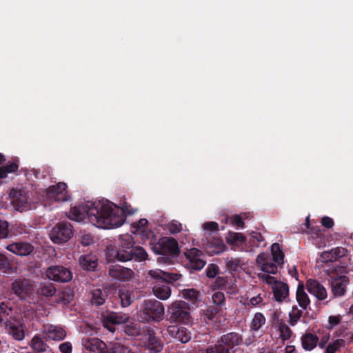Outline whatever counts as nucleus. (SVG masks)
Masks as SVG:
<instances>
[{
  "label": "nucleus",
  "instance_id": "nucleus-44",
  "mask_svg": "<svg viewBox=\"0 0 353 353\" xmlns=\"http://www.w3.org/2000/svg\"><path fill=\"white\" fill-rule=\"evenodd\" d=\"M182 294L185 299L194 302L198 299L199 292L194 288H185Z\"/></svg>",
  "mask_w": 353,
  "mask_h": 353
},
{
  "label": "nucleus",
  "instance_id": "nucleus-10",
  "mask_svg": "<svg viewBox=\"0 0 353 353\" xmlns=\"http://www.w3.org/2000/svg\"><path fill=\"white\" fill-rule=\"evenodd\" d=\"M46 275L49 279L59 283H66L72 279L70 270L62 265L50 266L46 271Z\"/></svg>",
  "mask_w": 353,
  "mask_h": 353
},
{
  "label": "nucleus",
  "instance_id": "nucleus-34",
  "mask_svg": "<svg viewBox=\"0 0 353 353\" xmlns=\"http://www.w3.org/2000/svg\"><path fill=\"white\" fill-rule=\"evenodd\" d=\"M227 242L233 245H240L245 243V238L241 233L231 232L226 236Z\"/></svg>",
  "mask_w": 353,
  "mask_h": 353
},
{
  "label": "nucleus",
  "instance_id": "nucleus-45",
  "mask_svg": "<svg viewBox=\"0 0 353 353\" xmlns=\"http://www.w3.org/2000/svg\"><path fill=\"white\" fill-rule=\"evenodd\" d=\"M167 228L171 234H178L182 230V224L178 221L172 220L168 224Z\"/></svg>",
  "mask_w": 353,
  "mask_h": 353
},
{
  "label": "nucleus",
  "instance_id": "nucleus-56",
  "mask_svg": "<svg viewBox=\"0 0 353 353\" xmlns=\"http://www.w3.org/2000/svg\"><path fill=\"white\" fill-rule=\"evenodd\" d=\"M11 287H33V285L29 280L23 279V281H15L12 283Z\"/></svg>",
  "mask_w": 353,
  "mask_h": 353
},
{
  "label": "nucleus",
  "instance_id": "nucleus-41",
  "mask_svg": "<svg viewBox=\"0 0 353 353\" xmlns=\"http://www.w3.org/2000/svg\"><path fill=\"white\" fill-rule=\"evenodd\" d=\"M124 332L128 335L132 336H141L143 334V328L141 329L138 324L130 323L125 327Z\"/></svg>",
  "mask_w": 353,
  "mask_h": 353
},
{
  "label": "nucleus",
  "instance_id": "nucleus-46",
  "mask_svg": "<svg viewBox=\"0 0 353 353\" xmlns=\"http://www.w3.org/2000/svg\"><path fill=\"white\" fill-rule=\"evenodd\" d=\"M344 344V341L342 339H337L332 343H330L326 350L325 353H335L341 346Z\"/></svg>",
  "mask_w": 353,
  "mask_h": 353
},
{
  "label": "nucleus",
  "instance_id": "nucleus-27",
  "mask_svg": "<svg viewBox=\"0 0 353 353\" xmlns=\"http://www.w3.org/2000/svg\"><path fill=\"white\" fill-rule=\"evenodd\" d=\"M275 327L280 332V337L283 341L288 340L292 336V330L289 326L285 323L283 320L279 319L277 316L274 319Z\"/></svg>",
  "mask_w": 353,
  "mask_h": 353
},
{
  "label": "nucleus",
  "instance_id": "nucleus-33",
  "mask_svg": "<svg viewBox=\"0 0 353 353\" xmlns=\"http://www.w3.org/2000/svg\"><path fill=\"white\" fill-rule=\"evenodd\" d=\"M74 297V292L72 288H63L62 290L58 291L57 301L64 304L70 303Z\"/></svg>",
  "mask_w": 353,
  "mask_h": 353
},
{
  "label": "nucleus",
  "instance_id": "nucleus-26",
  "mask_svg": "<svg viewBox=\"0 0 353 353\" xmlns=\"http://www.w3.org/2000/svg\"><path fill=\"white\" fill-rule=\"evenodd\" d=\"M318 341V336L312 333H305L301 337L302 346L305 350H313L316 346Z\"/></svg>",
  "mask_w": 353,
  "mask_h": 353
},
{
  "label": "nucleus",
  "instance_id": "nucleus-57",
  "mask_svg": "<svg viewBox=\"0 0 353 353\" xmlns=\"http://www.w3.org/2000/svg\"><path fill=\"white\" fill-rule=\"evenodd\" d=\"M232 223L238 228H243L244 227V222L240 215L236 214L232 218Z\"/></svg>",
  "mask_w": 353,
  "mask_h": 353
},
{
  "label": "nucleus",
  "instance_id": "nucleus-48",
  "mask_svg": "<svg viewBox=\"0 0 353 353\" xmlns=\"http://www.w3.org/2000/svg\"><path fill=\"white\" fill-rule=\"evenodd\" d=\"M310 293L315 294L319 300H324L327 297L325 288H307Z\"/></svg>",
  "mask_w": 353,
  "mask_h": 353
},
{
  "label": "nucleus",
  "instance_id": "nucleus-7",
  "mask_svg": "<svg viewBox=\"0 0 353 353\" xmlns=\"http://www.w3.org/2000/svg\"><path fill=\"white\" fill-rule=\"evenodd\" d=\"M184 255L185 257L183 261L184 266L190 270H201L206 263L204 254L197 248L187 250Z\"/></svg>",
  "mask_w": 353,
  "mask_h": 353
},
{
  "label": "nucleus",
  "instance_id": "nucleus-32",
  "mask_svg": "<svg viewBox=\"0 0 353 353\" xmlns=\"http://www.w3.org/2000/svg\"><path fill=\"white\" fill-rule=\"evenodd\" d=\"M220 308L218 306L210 305L208 306L203 312V319L205 323H208L210 321H214L216 315L219 313Z\"/></svg>",
  "mask_w": 353,
  "mask_h": 353
},
{
  "label": "nucleus",
  "instance_id": "nucleus-5",
  "mask_svg": "<svg viewBox=\"0 0 353 353\" xmlns=\"http://www.w3.org/2000/svg\"><path fill=\"white\" fill-rule=\"evenodd\" d=\"M73 235V227L70 223L61 221L57 223L51 230L50 237L54 243H63L68 241Z\"/></svg>",
  "mask_w": 353,
  "mask_h": 353
},
{
  "label": "nucleus",
  "instance_id": "nucleus-6",
  "mask_svg": "<svg viewBox=\"0 0 353 353\" xmlns=\"http://www.w3.org/2000/svg\"><path fill=\"white\" fill-rule=\"evenodd\" d=\"M154 252L162 256H177L180 252L178 242L172 237H163L152 248Z\"/></svg>",
  "mask_w": 353,
  "mask_h": 353
},
{
  "label": "nucleus",
  "instance_id": "nucleus-25",
  "mask_svg": "<svg viewBox=\"0 0 353 353\" xmlns=\"http://www.w3.org/2000/svg\"><path fill=\"white\" fill-rule=\"evenodd\" d=\"M44 332L48 339L54 341L63 340L66 336V332L63 329L53 325L46 327Z\"/></svg>",
  "mask_w": 353,
  "mask_h": 353
},
{
  "label": "nucleus",
  "instance_id": "nucleus-15",
  "mask_svg": "<svg viewBox=\"0 0 353 353\" xmlns=\"http://www.w3.org/2000/svg\"><path fill=\"white\" fill-rule=\"evenodd\" d=\"M6 249L19 256H28L33 252L34 248L28 242H15L7 245Z\"/></svg>",
  "mask_w": 353,
  "mask_h": 353
},
{
  "label": "nucleus",
  "instance_id": "nucleus-4",
  "mask_svg": "<svg viewBox=\"0 0 353 353\" xmlns=\"http://www.w3.org/2000/svg\"><path fill=\"white\" fill-rule=\"evenodd\" d=\"M256 264L263 272V274H259V277L265 281L266 284L273 285L272 287H278L276 285L278 281L276 279L269 275V274H275L277 272V266L272 261L270 255L268 253H260L256 258Z\"/></svg>",
  "mask_w": 353,
  "mask_h": 353
},
{
  "label": "nucleus",
  "instance_id": "nucleus-20",
  "mask_svg": "<svg viewBox=\"0 0 353 353\" xmlns=\"http://www.w3.org/2000/svg\"><path fill=\"white\" fill-rule=\"evenodd\" d=\"M167 331L172 337L182 343H185L190 339V334L184 327H179L176 325H169Z\"/></svg>",
  "mask_w": 353,
  "mask_h": 353
},
{
  "label": "nucleus",
  "instance_id": "nucleus-64",
  "mask_svg": "<svg viewBox=\"0 0 353 353\" xmlns=\"http://www.w3.org/2000/svg\"><path fill=\"white\" fill-rule=\"evenodd\" d=\"M12 312L11 307H8L4 303L0 304V314L3 316H8Z\"/></svg>",
  "mask_w": 353,
  "mask_h": 353
},
{
  "label": "nucleus",
  "instance_id": "nucleus-31",
  "mask_svg": "<svg viewBox=\"0 0 353 353\" xmlns=\"http://www.w3.org/2000/svg\"><path fill=\"white\" fill-rule=\"evenodd\" d=\"M271 254L274 262L279 265L283 263L284 254L278 243H274L272 245Z\"/></svg>",
  "mask_w": 353,
  "mask_h": 353
},
{
  "label": "nucleus",
  "instance_id": "nucleus-40",
  "mask_svg": "<svg viewBox=\"0 0 353 353\" xmlns=\"http://www.w3.org/2000/svg\"><path fill=\"white\" fill-rule=\"evenodd\" d=\"M303 312L301 310L299 309L296 305L292 307V311L289 314V323L290 325H295L299 320L302 316Z\"/></svg>",
  "mask_w": 353,
  "mask_h": 353
},
{
  "label": "nucleus",
  "instance_id": "nucleus-16",
  "mask_svg": "<svg viewBox=\"0 0 353 353\" xmlns=\"http://www.w3.org/2000/svg\"><path fill=\"white\" fill-rule=\"evenodd\" d=\"M148 274L151 278L156 280V282H163L166 283H172L174 281H176L181 276V274L165 272L160 270H150Z\"/></svg>",
  "mask_w": 353,
  "mask_h": 353
},
{
  "label": "nucleus",
  "instance_id": "nucleus-22",
  "mask_svg": "<svg viewBox=\"0 0 353 353\" xmlns=\"http://www.w3.org/2000/svg\"><path fill=\"white\" fill-rule=\"evenodd\" d=\"M242 336L236 332H230L223 335L220 339L219 343H222L225 345L230 351L234 347L239 345L242 342Z\"/></svg>",
  "mask_w": 353,
  "mask_h": 353
},
{
  "label": "nucleus",
  "instance_id": "nucleus-9",
  "mask_svg": "<svg viewBox=\"0 0 353 353\" xmlns=\"http://www.w3.org/2000/svg\"><path fill=\"white\" fill-rule=\"evenodd\" d=\"M186 303L184 301H177L174 302L170 307V317L171 322H180L187 324L190 321V313L185 310Z\"/></svg>",
  "mask_w": 353,
  "mask_h": 353
},
{
  "label": "nucleus",
  "instance_id": "nucleus-8",
  "mask_svg": "<svg viewBox=\"0 0 353 353\" xmlns=\"http://www.w3.org/2000/svg\"><path fill=\"white\" fill-rule=\"evenodd\" d=\"M11 203L16 210L22 212L30 208L28 190L25 188H12L9 194Z\"/></svg>",
  "mask_w": 353,
  "mask_h": 353
},
{
  "label": "nucleus",
  "instance_id": "nucleus-59",
  "mask_svg": "<svg viewBox=\"0 0 353 353\" xmlns=\"http://www.w3.org/2000/svg\"><path fill=\"white\" fill-rule=\"evenodd\" d=\"M14 290V294L21 299H26L28 294L29 288H12Z\"/></svg>",
  "mask_w": 353,
  "mask_h": 353
},
{
  "label": "nucleus",
  "instance_id": "nucleus-30",
  "mask_svg": "<svg viewBox=\"0 0 353 353\" xmlns=\"http://www.w3.org/2000/svg\"><path fill=\"white\" fill-rule=\"evenodd\" d=\"M86 213V205L83 206H74L71 208L68 217L70 219L75 221H81L85 218Z\"/></svg>",
  "mask_w": 353,
  "mask_h": 353
},
{
  "label": "nucleus",
  "instance_id": "nucleus-17",
  "mask_svg": "<svg viewBox=\"0 0 353 353\" xmlns=\"http://www.w3.org/2000/svg\"><path fill=\"white\" fill-rule=\"evenodd\" d=\"M206 238L205 250L210 255L218 254L225 250V245L222 239L217 237Z\"/></svg>",
  "mask_w": 353,
  "mask_h": 353
},
{
  "label": "nucleus",
  "instance_id": "nucleus-63",
  "mask_svg": "<svg viewBox=\"0 0 353 353\" xmlns=\"http://www.w3.org/2000/svg\"><path fill=\"white\" fill-rule=\"evenodd\" d=\"M92 243H93V239H92L91 235H90V234H85V235H83L81 236V243L83 245L87 246V245H90Z\"/></svg>",
  "mask_w": 353,
  "mask_h": 353
},
{
  "label": "nucleus",
  "instance_id": "nucleus-39",
  "mask_svg": "<svg viewBox=\"0 0 353 353\" xmlns=\"http://www.w3.org/2000/svg\"><path fill=\"white\" fill-rule=\"evenodd\" d=\"M265 323V318L261 313H256L254 316V318L251 322V329L257 331L259 330L263 325Z\"/></svg>",
  "mask_w": 353,
  "mask_h": 353
},
{
  "label": "nucleus",
  "instance_id": "nucleus-11",
  "mask_svg": "<svg viewBox=\"0 0 353 353\" xmlns=\"http://www.w3.org/2000/svg\"><path fill=\"white\" fill-rule=\"evenodd\" d=\"M346 267L341 266L328 274L330 287H345L349 283V278L345 275Z\"/></svg>",
  "mask_w": 353,
  "mask_h": 353
},
{
  "label": "nucleus",
  "instance_id": "nucleus-13",
  "mask_svg": "<svg viewBox=\"0 0 353 353\" xmlns=\"http://www.w3.org/2000/svg\"><path fill=\"white\" fill-rule=\"evenodd\" d=\"M109 275L114 279L125 282L132 280L134 276V272L130 268L115 265L109 269Z\"/></svg>",
  "mask_w": 353,
  "mask_h": 353
},
{
  "label": "nucleus",
  "instance_id": "nucleus-24",
  "mask_svg": "<svg viewBox=\"0 0 353 353\" xmlns=\"http://www.w3.org/2000/svg\"><path fill=\"white\" fill-rule=\"evenodd\" d=\"M5 328L9 335H10L14 340L22 341L25 337L23 325H16L8 321L6 323Z\"/></svg>",
  "mask_w": 353,
  "mask_h": 353
},
{
  "label": "nucleus",
  "instance_id": "nucleus-60",
  "mask_svg": "<svg viewBox=\"0 0 353 353\" xmlns=\"http://www.w3.org/2000/svg\"><path fill=\"white\" fill-rule=\"evenodd\" d=\"M321 224L326 228H332L334 226V221L329 216H323L321 219Z\"/></svg>",
  "mask_w": 353,
  "mask_h": 353
},
{
  "label": "nucleus",
  "instance_id": "nucleus-14",
  "mask_svg": "<svg viewBox=\"0 0 353 353\" xmlns=\"http://www.w3.org/2000/svg\"><path fill=\"white\" fill-rule=\"evenodd\" d=\"M146 342L147 346L151 350L160 352L162 348L161 341L157 338L154 330L148 326L143 327L142 335Z\"/></svg>",
  "mask_w": 353,
  "mask_h": 353
},
{
  "label": "nucleus",
  "instance_id": "nucleus-3",
  "mask_svg": "<svg viewBox=\"0 0 353 353\" xmlns=\"http://www.w3.org/2000/svg\"><path fill=\"white\" fill-rule=\"evenodd\" d=\"M165 308L163 303L155 299L144 300L137 312L139 321L143 323L160 322L163 319Z\"/></svg>",
  "mask_w": 353,
  "mask_h": 353
},
{
  "label": "nucleus",
  "instance_id": "nucleus-43",
  "mask_svg": "<svg viewBox=\"0 0 353 353\" xmlns=\"http://www.w3.org/2000/svg\"><path fill=\"white\" fill-rule=\"evenodd\" d=\"M153 294L161 300L168 299L171 294V288H152Z\"/></svg>",
  "mask_w": 353,
  "mask_h": 353
},
{
  "label": "nucleus",
  "instance_id": "nucleus-53",
  "mask_svg": "<svg viewBox=\"0 0 353 353\" xmlns=\"http://www.w3.org/2000/svg\"><path fill=\"white\" fill-rule=\"evenodd\" d=\"M37 292L46 296H52L57 292V288H38Z\"/></svg>",
  "mask_w": 353,
  "mask_h": 353
},
{
  "label": "nucleus",
  "instance_id": "nucleus-50",
  "mask_svg": "<svg viewBox=\"0 0 353 353\" xmlns=\"http://www.w3.org/2000/svg\"><path fill=\"white\" fill-rule=\"evenodd\" d=\"M212 301L213 303L216 305L215 306H218L221 305L224 300L225 296L224 294L221 292H216L212 295Z\"/></svg>",
  "mask_w": 353,
  "mask_h": 353
},
{
  "label": "nucleus",
  "instance_id": "nucleus-19",
  "mask_svg": "<svg viewBox=\"0 0 353 353\" xmlns=\"http://www.w3.org/2000/svg\"><path fill=\"white\" fill-rule=\"evenodd\" d=\"M79 263L84 270L94 271L98 265V259L92 253L83 254L80 256Z\"/></svg>",
  "mask_w": 353,
  "mask_h": 353
},
{
  "label": "nucleus",
  "instance_id": "nucleus-51",
  "mask_svg": "<svg viewBox=\"0 0 353 353\" xmlns=\"http://www.w3.org/2000/svg\"><path fill=\"white\" fill-rule=\"evenodd\" d=\"M219 271V268L216 265L210 264L206 270V275L209 278H214Z\"/></svg>",
  "mask_w": 353,
  "mask_h": 353
},
{
  "label": "nucleus",
  "instance_id": "nucleus-42",
  "mask_svg": "<svg viewBox=\"0 0 353 353\" xmlns=\"http://www.w3.org/2000/svg\"><path fill=\"white\" fill-rule=\"evenodd\" d=\"M12 271V268L10 261L5 254L0 253V272L3 273H10Z\"/></svg>",
  "mask_w": 353,
  "mask_h": 353
},
{
  "label": "nucleus",
  "instance_id": "nucleus-52",
  "mask_svg": "<svg viewBox=\"0 0 353 353\" xmlns=\"http://www.w3.org/2000/svg\"><path fill=\"white\" fill-rule=\"evenodd\" d=\"M8 225L6 221H0V239L6 238L8 234Z\"/></svg>",
  "mask_w": 353,
  "mask_h": 353
},
{
  "label": "nucleus",
  "instance_id": "nucleus-35",
  "mask_svg": "<svg viewBox=\"0 0 353 353\" xmlns=\"http://www.w3.org/2000/svg\"><path fill=\"white\" fill-rule=\"evenodd\" d=\"M130 316L128 314H122L119 312H111L108 314V319L114 324H122L128 321Z\"/></svg>",
  "mask_w": 353,
  "mask_h": 353
},
{
  "label": "nucleus",
  "instance_id": "nucleus-58",
  "mask_svg": "<svg viewBox=\"0 0 353 353\" xmlns=\"http://www.w3.org/2000/svg\"><path fill=\"white\" fill-rule=\"evenodd\" d=\"M148 223V221L146 219H141L139 220L137 223H134V228H137V230H141V232H144L145 228Z\"/></svg>",
  "mask_w": 353,
  "mask_h": 353
},
{
  "label": "nucleus",
  "instance_id": "nucleus-38",
  "mask_svg": "<svg viewBox=\"0 0 353 353\" xmlns=\"http://www.w3.org/2000/svg\"><path fill=\"white\" fill-rule=\"evenodd\" d=\"M219 343V339L217 343L206 349L205 353H232L225 345Z\"/></svg>",
  "mask_w": 353,
  "mask_h": 353
},
{
  "label": "nucleus",
  "instance_id": "nucleus-12",
  "mask_svg": "<svg viewBox=\"0 0 353 353\" xmlns=\"http://www.w3.org/2000/svg\"><path fill=\"white\" fill-rule=\"evenodd\" d=\"M67 185L63 182H59L56 185L50 186L46 190L48 199L56 201H65L67 200Z\"/></svg>",
  "mask_w": 353,
  "mask_h": 353
},
{
  "label": "nucleus",
  "instance_id": "nucleus-49",
  "mask_svg": "<svg viewBox=\"0 0 353 353\" xmlns=\"http://www.w3.org/2000/svg\"><path fill=\"white\" fill-rule=\"evenodd\" d=\"M203 228L206 231L217 232L219 231V225L214 221L205 222L203 225Z\"/></svg>",
  "mask_w": 353,
  "mask_h": 353
},
{
  "label": "nucleus",
  "instance_id": "nucleus-62",
  "mask_svg": "<svg viewBox=\"0 0 353 353\" xmlns=\"http://www.w3.org/2000/svg\"><path fill=\"white\" fill-rule=\"evenodd\" d=\"M59 350L62 353H70L72 352V344L70 342H65L59 345Z\"/></svg>",
  "mask_w": 353,
  "mask_h": 353
},
{
  "label": "nucleus",
  "instance_id": "nucleus-36",
  "mask_svg": "<svg viewBox=\"0 0 353 353\" xmlns=\"http://www.w3.org/2000/svg\"><path fill=\"white\" fill-rule=\"evenodd\" d=\"M296 300L300 307L303 310H306L310 304V299L307 294L304 291V288H297Z\"/></svg>",
  "mask_w": 353,
  "mask_h": 353
},
{
  "label": "nucleus",
  "instance_id": "nucleus-23",
  "mask_svg": "<svg viewBox=\"0 0 353 353\" xmlns=\"http://www.w3.org/2000/svg\"><path fill=\"white\" fill-rule=\"evenodd\" d=\"M347 252V249L342 247H337L332 249L330 251L323 252L321 255V259L323 262L335 261L345 256Z\"/></svg>",
  "mask_w": 353,
  "mask_h": 353
},
{
  "label": "nucleus",
  "instance_id": "nucleus-1",
  "mask_svg": "<svg viewBox=\"0 0 353 353\" xmlns=\"http://www.w3.org/2000/svg\"><path fill=\"white\" fill-rule=\"evenodd\" d=\"M123 210L109 201H88L86 213L90 221L94 225L112 229L121 226L124 223Z\"/></svg>",
  "mask_w": 353,
  "mask_h": 353
},
{
  "label": "nucleus",
  "instance_id": "nucleus-47",
  "mask_svg": "<svg viewBox=\"0 0 353 353\" xmlns=\"http://www.w3.org/2000/svg\"><path fill=\"white\" fill-rule=\"evenodd\" d=\"M226 265L230 271L236 272L240 266V260L237 258L228 259Z\"/></svg>",
  "mask_w": 353,
  "mask_h": 353
},
{
  "label": "nucleus",
  "instance_id": "nucleus-61",
  "mask_svg": "<svg viewBox=\"0 0 353 353\" xmlns=\"http://www.w3.org/2000/svg\"><path fill=\"white\" fill-rule=\"evenodd\" d=\"M341 317L340 315L330 316L328 319L329 324L330 325V328L337 325L341 322Z\"/></svg>",
  "mask_w": 353,
  "mask_h": 353
},
{
  "label": "nucleus",
  "instance_id": "nucleus-18",
  "mask_svg": "<svg viewBox=\"0 0 353 353\" xmlns=\"http://www.w3.org/2000/svg\"><path fill=\"white\" fill-rule=\"evenodd\" d=\"M83 347L94 353H103L106 349V344L98 338H86L83 339Z\"/></svg>",
  "mask_w": 353,
  "mask_h": 353
},
{
  "label": "nucleus",
  "instance_id": "nucleus-54",
  "mask_svg": "<svg viewBox=\"0 0 353 353\" xmlns=\"http://www.w3.org/2000/svg\"><path fill=\"white\" fill-rule=\"evenodd\" d=\"M6 170L7 174L12 173L16 172L19 168V165L17 161L9 163L8 165L3 166Z\"/></svg>",
  "mask_w": 353,
  "mask_h": 353
},
{
  "label": "nucleus",
  "instance_id": "nucleus-55",
  "mask_svg": "<svg viewBox=\"0 0 353 353\" xmlns=\"http://www.w3.org/2000/svg\"><path fill=\"white\" fill-rule=\"evenodd\" d=\"M103 325L110 332H114L115 331L116 324H114V323L112 321H110V320L108 319V314L104 316V319L103 320Z\"/></svg>",
  "mask_w": 353,
  "mask_h": 353
},
{
  "label": "nucleus",
  "instance_id": "nucleus-2",
  "mask_svg": "<svg viewBox=\"0 0 353 353\" xmlns=\"http://www.w3.org/2000/svg\"><path fill=\"white\" fill-rule=\"evenodd\" d=\"M117 244V245H110L107 248V257L110 261H143L148 258V254L144 248L141 246H134V242L131 235L121 236Z\"/></svg>",
  "mask_w": 353,
  "mask_h": 353
},
{
  "label": "nucleus",
  "instance_id": "nucleus-21",
  "mask_svg": "<svg viewBox=\"0 0 353 353\" xmlns=\"http://www.w3.org/2000/svg\"><path fill=\"white\" fill-rule=\"evenodd\" d=\"M29 345L34 352L38 353H54L52 350L39 334L32 337L29 343Z\"/></svg>",
  "mask_w": 353,
  "mask_h": 353
},
{
  "label": "nucleus",
  "instance_id": "nucleus-28",
  "mask_svg": "<svg viewBox=\"0 0 353 353\" xmlns=\"http://www.w3.org/2000/svg\"><path fill=\"white\" fill-rule=\"evenodd\" d=\"M107 288H103L102 290L100 288H95L92 291L91 303L92 305L97 306L103 305L108 297V292L105 290Z\"/></svg>",
  "mask_w": 353,
  "mask_h": 353
},
{
  "label": "nucleus",
  "instance_id": "nucleus-37",
  "mask_svg": "<svg viewBox=\"0 0 353 353\" xmlns=\"http://www.w3.org/2000/svg\"><path fill=\"white\" fill-rule=\"evenodd\" d=\"M289 288H272L274 299L277 302L286 301L289 297Z\"/></svg>",
  "mask_w": 353,
  "mask_h": 353
},
{
  "label": "nucleus",
  "instance_id": "nucleus-29",
  "mask_svg": "<svg viewBox=\"0 0 353 353\" xmlns=\"http://www.w3.org/2000/svg\"><path fill=\"white\" fill-rule=\"evenodd\" d=\"M119 296L121 299V304L123 307L129 306L134 300L135 297L130 288H120Z\"/></svg>",
  "mask_w": 353,
  "mask_h": 353
}]
</instances>
